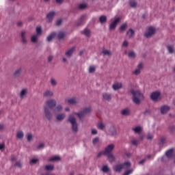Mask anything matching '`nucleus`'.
<instances>
[{
    "label": "nucleus",
    "instance_id": "56",
    "mask_svg": "<svg viewBox=\"0 0 175 175\" xmlns=\"http://www.w3.org/2000/svg\"><path fill=\"white\" fill-rule=\"evenodd\" d=\"M61 24H62V19L57 20L56 22V25L59 26L61 25Z\"/></svg>",
    "mask_w": 175,
    "mask_h": 175
},
{
    "label": "nucleus",
    "instance_id": "3",
    "mask_svg": "<svg viewBox=\"0 0 175 175\" xmlns=\"http://www.w3.org/2000/svg\"><path fill=\"white\" fill-rule=\"evenodd\" d=\"M68 121L72 124V131L76 133L79 131V126H77V122H76V118L72 115L70 116L68 118Z\"/></svg>",
    "mask_w": 175,
    "mask_h": 175
},
{
    "label": "nucleus",
    "instance_id": "45",
    "mask_svg": "<svg viewBox=\"0 0 175 175\" xmlns=\"http://www.w3.org/2000/svg\"><path fill=\"white\" fill-rule=\"evenodd\" d=\"M94 72H95V66H90L89 67V73H94Z\"/></svg>",
    "mask_w": 175,
    "mask_h": 175
},
{
    "label": "nucleus",
    "instance_id": "24",
    "mask_svg": "<svg viewBox=\"0 0 175 175\" xmlns=\"http://www.w3.org/2000/svg\"><path fill=\"white\" fill-rule=\"evenodd\" d=\"M110 133L111 136H116V135H117V130H116V127L111 126L110 128Z\"/></svg>",
    "mask_w": 175,
    "mask_h": 175
},
{
    "label": "nucleus",
    "instance_id": "35",
    "mask_svg": "<svg viewBox=\"0 0 175 175\" xmlns=\"http://www.w3.org/2000/svg\"><path fill=\"white\" fill-rule=\"evenodd\" d=\"M103 54H104V55H108L109 57H110V55H111V52L109 50H103Z\"/></svg>",
    "mask_w": 175,
    "mask_h": 175
},
{
    "label": "nucleus",
    "instance_id": "36",
    "mask_svg": "<svg viewBox=\"0 0 175 175\" xmlns=\"http://www.w3.org/2000/svg\"><path fill=\"white\" fill-rule=\"evenodd\" d=\"M85 15H82L79 19L80 23H77V25H81V24L83 23V21H84V20H85Z\"/></svg>",
    "mask_w": 175,
    "mask_h": 175
},
{
    "label": "nucleus",
    "instance_id": "58",
    "mask_svg": "<svg viewBox=\"0 0 175 175\" xmlns=\"http://www.w3.org/2000/svg\"><path fill=\"white\" fill-rule=\"evenodd\" d=\"M96 133H98V131H96V129L92 130V135H96Z\"/></svg>",
    "mask_w": 175,
    "mask_h": 175
},
{
    "label": "nucleus",
    "instance_id": "61",
    "mask_svg": "<svg viewBox=\"0 0 175 175\" xmlns=\"http://www.w3.org/2000/svg\"><path fill=\"white\" fill-rule=\"evenodd\" d=\"M175 130V126H172L170 127V132H173V131Z\"/></svg>",
    "mask_w": 175,
    "mask_h": 175
},
{
    "label": "nucleus",
    "instance_id": "41",
    "mask_svg": "<svg viewBox=\"0 0 175 175\" xmlns=\"http://www.w3.org/2000/svg\"><path fill=\"white\" fill-rule=\"evenodd\" d=\"M98 129H101V131H103V129H105V124H103V123H102V122L98 123Z\"/></svg>",
    "mask_w": 175,
    "mask_h": 175
},
{
    "label": "nucleus",
    "instance_id": "29",
    "mask_svg": "<svg viewBox=\"0 0 175 175\" xmlns=\"http://www.w3.org/2000/svg\"><path fill=\"white\" fill-rule=\"evenodd\" d=\"M133 132L135 133H142V127L141 126H136L133 129Z\"/></svg>",
    "mask_w": 175,
    "mask_h": 175
},
{
    "label": "nucleus",
    "instance_id": "64",
    "mask_svg": "<svg viewBox=\"0 0 175 175\" xmlns=\"http://www.w3.org/2000/svg\"><path fill=\"white\" fill-rule=\"evenodd\" d=\"M54 57H53V56H49V57H48V61H49V62H51V61H53V59Z\"/></svg>",
    "mask_w": 175,
    "mask_h": 175
},
{
    "label": "nucleus",
    "instance_id": "44",
    "mask_svg": "<svg viewBox=\"0 0 175 175\" xmlns=\"http://www.w3.org/2000/svg\"><path fill=\"white\" fill-rule=\"evenodd\" d=\"M102 171L104 173H107V172H109V167L107 165H104L102 168Z\"/></svg>",
    "mask_w": 175,
    "mask_h": 175
},
{
    "label": "nucleus",
    "instance_id": "49",
    "mask_svg": "<svg viewBox=\"0 0 175 175\" xmlns=\"http://www.w3.org/2000/svg\"><path fill=\"white\" fill-rule=\"evenodd\" d=\"M33 139V137L32 136V134L28 133L27 134V141L31 142Z\"/></svg>",
    "mask_w": 175,
    "mask_h": 175
},
{
    "label": "nucleus",
    "instance_id": "10",
    "mask_svg": "<svg viewBox=\"0 0 175 175\" xmlns=\"http://www.w3.org/2000/svg\"><path fill=\"white\" fill-rule=\"evenodd\" d=\"M169 110H170V107H169L167 105H164L161 107V114H166V113H167V111H169Z\"/></svg>",
    "mask_w": 175,
    "mask_h": 175
},
{
    "label": "nucleus",
    "instance_id": "26",
    "mask_svg": "<svg viewBox=\"0 0 175 175\" xmlns=\"http://www.w3.org/2000/svg\"><path fill=\"white\" fill-rule=\"evenodd\" d=\"M17 139H21L24 137V133L23 131H18L16 133Z\"/></svg>",
    "mask_w": 175,
    "mask_h": 175
},
{
    "label": "nucleus",
    "instance_id": "43",
    "mask_svg": "<svg viewBox=\"0 0 175 175\" xmlns=\"http://www.w3.org/2000/svg\"><path fill=\"white\" fill-rule=\"evenodd\" d=\"M129 57L130 58H135V57H136V53H135V52H133V51H131L129 53Z\"/></svg>",
    "mask_w": 175,
    "mask_h": 175
},
{
    "label": "nucleus",
    "instance_id": "59",
    "mask_svg": "<svg viewBox=\"0 0 175 175\" xmlns=\"http://www.w3.org/2000/svg\"><path fill=\"white\" fill-rule=\"evenodd\" d=\"M160 142L161 144H165V142H166V139L163 137V138H161Z\"/></svg>",
    "mask_w": 175,
    "mask_h": 175
},
{
    "label": "nucleus",
    "instance_id": "37",
    "mask_svg": "<svg viewBox=\"0 0 175 175\" xmlns=\"http://www.w3.org/2000/svg\"><path fill=\"white\" fill-rule=\"evenodd\" d=\"M45 170H54V165H46Z\"/></svg>",
    "mask_w": 175,
    "mask_h": 175
},
{
    "label": "nucleus",
    "instance_id": "6",
    "mask_svg": "<svg viewBox=\"0 0 175 175\" xmlns=\"http://www.w3.org/2000/svg\"><path fill=\"white\" fill-rule=\"evenodd\" d=\"M155 33V29L154 27H148V32L144 33L145 38H151L152 35Z\"/></svg>",
    "mask_w": 175,
    "mask_h": 175
},
{
    "label": "nucleus",
    "instance_id": "31",
    "mask_svg": "<svg viewBox=\"0 0 175 175\" xmlns=\"http://www.w3.org/2000/svg\"><path fill=\"white\" fill-rule=\"evenodd\" d=\"M64 118H65L64 113L59 114L56 117V120H57V121H62V120H64Z\"/></svg>",
    "mask_w": 175,
    "mask_h": 175
},
{
    "label": "nucleus",
    "instance_id": "16",
    "mask_svg": "<svg viewBox=\"0 0 175 175\" xmlns=\"http://www.w3.org/2000/svg\"><path fill=\"white\" fill-rule=\"evenodd\" d=\"M54 16H55V12H51L47 14L46 18L49 19V23L53 21Z\"/></svg>",
    "mask_w": 175,
    "mask_h": 175
},
{
    "label": "nucleus",
    "instance_id": "12",
    "mask_svg": "<svg viewBox=\"0 0 175 175\" xmlns=\"http://www.w3.org/2000/svg\"><path fill=\"white\" fill-rule=\"evenodd\" d=\"M113 90L114 91H117V90H120V88H122V83L120 82L115 83L113 86Z\"/></svg>",
    "mask_w": 175,
    "mask_h": 175
},
{
    "label": "nucleus",
    "instance_id": "63",
    "mask_svg": "<svg viewBox=\"0 0 175 175\" xmlns=\"http://www.w3.org/2000/svg\"><path fill=\"white\" fill-rule=\"evenodd\" d=\"M17 158L14 156H12L11 158L12 162H14V161H16Z\"/></svg>",
    "mask_w": 175,
    "mask_h": 175
},
{
    "label": "nucleus",
    "instance_id": "1",
    "mask_svg": "<svg viewBox=\"0 0 175 175\" xmlns=\"http://www.w3.org/2000/svg\"><path fill=\"white\" fill-rule=\"evenodd\" d=\"M57 106V100L54 99H49L46 101V106L44 107V114L47 120H51L53 118V113L50 111V109H53Z\"/></svg>",
    "mask_w": 175,
    "mask_h": 175
},
{
    "label": "nucleus",
    "instance_id": "17",
    "mask_svg": "<svg viewBox=\"0 0 175 175\" xmlns=\"http://www.w3.org/2000/svg\"><path fill=\"white\" fill-rule=\"evenodd\" d=\"M43 95L45 98H50L54 95V93H53L51 91L46 90Z\"/></svg>",
    "mask_w": 175,
    "mask_h": 175
},
{
    "label": "nucleus",
    "instance_id": "52",
    "mask_svg": "<svg viewBox=\"0 0 175 175\" xmlns=\"http://www.w3.org/2000/svg\"><path fill=\"white\" fill-rule=\"evenodd\" d=\"M51 83L53 85H57V81H55V79H51Z\"/></svg>",
    "mask_w": 175,
    "mask_h": 175
},
{
    "label": "nucleus",
    "instance_id": "21",
    "mask_svg": "<svg viewBox=\"0 0 175 175\" xmlns=\"http://www.w3.org/2000/svg\"><path fill=\"white\" fill-rule=\"evenodd\" d=\"M73 51H75V47H72L66 53V57H72V54H73Z\"/></svg>",
    "mask_w": 175,
    "mask_h": 175
},
{
    "label": "nucleus",
    "instance_id": "15",
    "mask_svg": "<svg viewBox=\"0 0 175 175\" xmlns=\"http://www.w3.org/2000/svg\"><path fill=\"white\" fill-rule=\"evenodd\" d=\"M62 111V106L59 105L53 109V113L57 114V113H61Z\"/></svg>",
    "mask_w": 175,
    "mask_h": 175
},
{
    "label": "nucleus",
    "instance_id": "9",
    "mask_svg": "<svg viewBox=\"0 0 175 175\" xmlns=\"http://www.w3.org/2000/svg\"><path fill=\"white\" fill-rule=\"evenodd\" d=\"M160 96H161V94L158 92H152L150 95V98L152 100H154V102H156V100H158Z\"/></svg>",
    "mask_w": 175,
    "mask_h": 175
},
{
    "label": "nucleus",
    "instance_id": "32",
    "mask_svg": "<svg viewBox=\"0 0 175 175\" xmlns=\"http://www.w3.org/2000/svg\"><path fill=\"white\" fill-rule=\"evenodd\" d=\"M167 50H168L170 54H173V53H174V46H173L172 45H169L167 46Z\"/></svg>",
    "mask_w": 175,
    "mask_h": 175
},
{
    "label": "nucleus",
    "instance_id": "38",
    "mask_svg": "<svg viewBox=\"0 0 175 175\" xmlns=\"http://www.w3.org/2000/svg\"><path fill=\"white\" fill-rule=\"evenodd\" d=\"M31 41L32 43H36L38 42V36L36 35H34L31 37Z\"/></svg>",
    "mask_w": 175,
    "mask_h": 175
},
{
    "label": "nucleus",
    "instance_id": "46",
    "mask_svg": "<svg viewBox=\"0 0 175 175\" xmlns=\"http://www.w3.org/2000/svg\"><path fill=\"white\" fill-rule=\"evenodd\" d=\"M36 32H37V35H42V27H36Z\"/></svg>",
    "mask_w": 175,
    "mask_h": 175
},
{
    "label": "nucleus",
    "instance_id": "14",
    "mask_svg": "<svg viewBox=\"0 0 175 175\" xmlns=\"http://www.w3.org/2000/svg\"><path fill=\"white\" fill-rule=\"evenodd\" d=\"M103 98L105 100H111V95H110V94L108 93H103Z\"/></svg>",
    "mask_w": 175,
    "mask_h": 175
},
{
    "label": "nucleus",
    "instance_id": "42",
    "mask_svg": "<svg viewBox=\"0 0 175 175\" xmlns=\"http://www.w3.org/2000/svg\"><path fill=\"white\" fill-rule=\"evenodd\" d=\"M27 94V90L23 89L21 92V98H24L25 95Z\"/></svg>",
    "mask_w": 175,
    "mask_h": 175
},
{
    "label": "nucleus",
    "instance_id": "48",
    "mask_svg": "<svg viewBox=\"0 0 175 175\" xmlns=\"http://www.w3.org/2000/svg\"><path fill=\"white\" fill-rule=\"evenodd\" d=\"M37 162H39V159H32L31 161H30V163L31 165H35V163H36Z\"/></svg>",
    "mask_w": 175,
    "mask_h": 175
},
{
    "label": "nucleus",
    "instance_id": "55",
    "mask_svg": "<svg viewBox=\"0 0 175 175\" xmlns=\"http://www.w3.org/2000/svg\"><path fill=\"white\" fill-rule=\"evenodd\" d=\"M102 155H105V151L100 152L97 154V158H100V157H102Z\"/></svg>",
    "mask_w": 175,
    "mask_h": 175
},
{
    "label": "nucleus",
    "instance_id": "57",
    "mask_svg": "<svg viewBox=\"0 0 175 175\" xmlns=\"http://www.w3.org/2000/svg\"><path fill=\"white\" fill-rule=\"evenodd\" d=\"M98 142H99V138L98 137H96L93 139V144H96V143H98Z\"/></svg>",
    "mask_w": 175,
    "mask_h": 175
},
{
    "label": "nucleus",
    "instance_id": "47",
    "mask_svg": "<svg viewBox=\"0 0 175 175\" xmlns=\"http://www.w3.org/2000/svg\"><path fill=\"white\" fill-rule=\"evenodd\" d=\"M126 29V23L122 24L120 27V31H125Z\"/></svg>",
    "mask_w": 175,
    "mask_h": 175
},
{
    "label": "nucleus",
    "instance_id": "4",
    "mask_svg": "<svg viewBox=\"0 0 175 175\" xmlns=\"http://www.w3.org/2000/svg\"><path fill=\"white\" fill-rule=\"evenodd\" d=\"M131 167V162L126 161L123 164H118L115 166V172H121L122 169H129Z\"/></svg>",
    "mask_w": 175,
    "mask_h": 175
},
{
    "label": "nucleus",
    "instance_id": "11",
    "mask_svg": "<svg viewBox=\"0 0 175 175\" xmlns=\"http://www.w3.org/2000/svg\"><path fill=\"white\" fill-rule=\"evenodd\" d=\"M143 69V64L142 63H139L138 64V68L137 69H136L135 71L133 72V75H139L140 74V71Z\"/></svg>",
    "mask_w": 175,
    "mask_h": 175
},
{
    "label": "nucleus",
    "instance_id": "22",
    "mask_svg": "<svg viewBox=\"0 0 175 175\" xmlns=\"http://www.w3.org/2000/svg\"><path fill=\"white\" fill-rule=\"evenodd\" d=\"M88 8V5L87 3H81L78 6V9L80 10H84V9H87Z\"/></svg>",
    "mask_w": 175,
    "mask_h": 175
},
{
    "label": "nucleus",
    "instance_id": "54",
    "mask_svg": "<svg viewBox=\"0 0 175 175\" xmlns=\"http://www.w3.org/2000/svg\"><path fill=\"white\" fill-rule=\"evenodd\" d=\"M14 166H16L17 167H21V166H22L21 162L17 161V162L15 163Z\"/></svg>",
    "mask_w": 175,
    "mask_h": 175
},
{
    "label": "nucleus",
    "instance_id": "19",
    "mask_svg": "<svg viewBox=\"0 0 175 175\" xmlns=\"http://www.w3.org/2000/svg\"><path fill=\"white\" fill-rule=\"evenodd\" d=\"M121 114L122 116H129V114H131V111L129 110V109H122L121 111Z\"/></svg>",
    "mask_w": 175,
    "mask_h": 175
},
{
    "label": "nucleus",
    "instance_id": "30",
    "mask_svg": "<svg viewBox=\"0 0 175 175\" xmlns=\"http://www.w3.org/2000/svg\"><path fill=\"white\" fill-rule=\"evenodd\" d=\"M107 155L108 157V159H109V162H114L116 158H114V156H113V153H109Z\"/></svg>",
    "mask_w": 175,
    "mask_h": 175
},
{
    "label": "nucleus",
    "instance_id": "60",
    "mask_svg": "<svg viewBox=\"0 0 175 175\" xmlns=\"http://www.w3.org/2000/svg\"><path fill=\"white\" fill-rule=\"evenodd\" d=\"M3 150H5V144H1V151H3Z\"/></svg>",
    "mask_w": 175,
    "mask_h": 175
},
{
    "label": "nucleus",
    "instance_id": "25",
    "mask_svg": "<svg viewBox=\"0 0 175 175\" xmlns=\"http://www.w3.org/2000/svg\"><path fill=\"white\" fill-rule=\"evenodd\" d=\"M82 33H83V35L86 36L88 38H90V36H91V31H90L88 29H85Z\"/></svg>",
    "mask_w": 175,
    "mask_h": 175
},
{
    "label": "nucleus",
    "instance_id": "62",
    "mask_svg": "<svg viewBox=\"0 0 175 175\" xmlns=\"http://www.w3.org/2000/svg\"><path fill=\"white\" fill-rule=\"evenodd\" d=\"M122 46H124V47H128V42L127 41H124Z\"/></svg>",
    "mask_w": 175,
    "mask_h": 175
},
{
    "label": "nucleus",
    "instance_id": "2",
    "mask_svg": "<svg viewBox=\"0 0 175 175\" xmlns=\"http://www.w3.org/2000/svg\"><path fill=\"white\" fill-rule=\"evenodd\" d=\"M131 94L133 95V101L134 103H136V105L140 104V100L144 99L143 94L137 90H131Z\"/></svg>",
    "mask_w": 175,
    "mask_h": 175
},
{
    "label": "nucleus",
    "instance_id": "18",
    "mask_svg": "<svg viewBox=\"0 0 175 175\" xmlns=\"http://www.w3.org/2000/svg\"><path fill=\"white\" fill-rule=\"evenodd\" d=\"M174 149H170L168 150L166 152H165V155L166 157H167V158H172L173 157V152H174Z\"/></svg>",
    "mask_w": 175,
    "mask_h": 175
},
{
    "label": "nucleus",
    "instance_id": "8",
    "mask_svg": "<svg viewBox=\"0 0 175 175\" xmlns=\"http://www.w3.org/2000/svg\"><path fill=\"white\" fill-rule=\"evenodd\" d=\"M113 150H114V144L108 145L107 147L104 150L105 155L111 154V151H113Z\"/></svg>",
    "mask_w": 175,
    "mask_h": 175
},
{
    "label": "nucleus",
    "instance_id": "53",
    "mask_svg": "<svg viewBox=\"0 0 175 175\" xmlns=\"http://www.w3.org/2000/svg\"><path fill=\"white\" fill-rule=\"evenodd\" d=\"M41 148H44V144L41 143V144H40L38 145V150H41Z\"/></svg>",
    "mask_w": 175,
    "mask_h": 175
},
{
    "label": "nucleus",
    "instance_id": "28",
    "mask_svg": "<svg viewBox=\"0 0 175 175\" xmlns=\"http://www.w3.org/2000/svg\"><path fill=\"white\" fill-rule=\"evenodd\" d=\"M107 21V18L105 15H103L99 18V21L101 24H103V23H106Z\"/></svg>",
    "mask_w": 175,
    "mask_h": 175
},
{
    "label": "nucleus",
    "instance_id": "20",
    "mask_svg": "<svg viewBox=\"0 0 175 175\" xmlns=\"http://www.w3.org/2000/svg\"><path fill=\"white\" fill-rule=\"evenodd\" d=\"M25 35H27V32L25 31H22L21 33L23 43H27V38H25Z\"/></svg>",
    "mask_w": 175,
    "mask_h": 175
},
{
    "label": "nucleus",
    "instance_id": "34",
    "mask_svg": "<svg viewBox=\"0 0 175 175\" xmlns=\"http://www.w3.org/2000/svg\"><path fill=\"white\" fill-rule=\"evenodd\" d=\"M127 35L129 36V38H132V36H133V35H135V31H133V29H130L127 31Z\"/></svg>",
    "mask_w": 175,
    "mask_h": 175
},
{
    "label": "nucleus",
    "instance_id": "33",
    "mask_svg": "<svg viewBox=\"0 0 175 175\" xmlns=\"http://www.w3.org/2000/svg\"><path fill=\"white\" fill-rule=\"evenodd\" d=\"M129 3L131 8H136L137 6V3L134 0H130Z\"/></svg>",
    "mask_w": 175,
    "mask_h": 175
},
{
    "label": "nucleus",
    "instance_id": "39",
    "mask_svg": "<svg viewBox=\"0 0 175 175\" xmlns=\"http://www.w3.org/2000/svg\"><path fill=\"white\" fill-rule=\"evenodd\" d=\"M60 160H61V158H59V157H58V156L53 157L49 159V161H60Z\"/></svg>",
    "mask_w": 175,
    "mask_h": 175
},
{
    "label": "nucleus",
    "instance_id": "7",
    "mask_svg": "<svg viewBox=\"0 0 175 175\" xmlns=\"http://www.w3.org/2000/svg\"><path fill=\"white\" fill-rule=\"evenodd\" d=\"M121 18H116L110 25H109V29H116L117 25L120 23Z\"/></svg>",
    "mask_w": 175,
    "mask_h": 175
},
{
    "label": "nucleus",
    "instance_id": "40",
    "mask_svg": "<svg viewBox=\"0 0 175 175\" xmlns=\"http://www.w3.org/2000/svg\"><path fill=\"white\" fill-rule=\"evenodd\" d=\"M21 73V69H18V70H17L15 72H14V76L15 77H18L19 76H20V74Z\"/></svg>",
    "mask_w": 175,
    "mask_h": 175
},
{
    "label": "nucleus",
    "instance_id": "51",
    "mask_svg": "<svg viewBox=\"0 0 175 175\" xmlns=\"http://www.w3.org/2000/svg\"><path fill=\"white\" fill-rule=\"evenodd\" d=\"M137 143H139V142L136 139L131 140V144L133 146H137Z\"/></svg>",
    "mask_w": 175,
    "mask_h": 175
},
{
    "label": "nucleus",
    "instance_id": "23",
    "mask_svg": "<svg viewBox=\"0 0 175 175\" xmlns=\"http://www.w3.org/2000/svg\"><path fill=\"white\" fill-rule=\"evenodd\" d=\"M56 36H57V33H52L51 34H50L46 38L47 42H50L51 40H53V39H54V38H55Z\"/></svg>",
    "mask_w": 175,
    "mask_h": 175
},
{
    "label": "nucleus",
    "instance_id": "5",
    "mask_svg": "<svg viewBox=\"0 0 175 175\" xmlns=\"http://www.w3.org/2000/svg\"><path fill=\"white\" fill-rule=\"evenodd\" d=\"M91 113V107H87L85 108L82 111L79 113H76L75 114H77L78 117L81 119L82 117H84L85 114H90Z\"/></svg>",
    "mask_w": 175,
    "mask_h": 175
},
{
    "label": "nucleus",
    "instance_id": "27",
    "mask_svg": "<svg viewBox=\"0 0 175 175\" xmlns=\"http://www.w3.org/2000/svg\"><path fill=\"white\" fill-rule=\"evenodd\" d=\"M66 35V34L65 33V32L60 31L57 34V38H58L59 40L64 39V38H65Z\"/></svg>",
    "mask_w": 175,
    "mask_h": 175
},
{
    "label": "nucleus",
    "instance_id": "50",
    "mask_svg": "<svg viewBox=\"0 0 175 175\" xmlns=\"http://www.w3.org/2000/svg\"><path fill=\"white\" fill-rule=\"evenodd\" d=\"M132 173H133V170H129L126 171L123 175H129V174H132Z\"/></svg>",
    "mask_w": 175,
    "mask_h": 175
},
{
    "label": "nucleus",
    "instance_id": "13",
    "mask_svg": "<svg viewBox=\"0 0 175 175\" xmlns=\"http://www.w3.org/2000/svg\"><path fill=\"white\" fill-rule=\"evenodd\" d=\"M66 102H67L68 105H76L77 102H78V100L76 98H72L66 100Z\"/></svg>",
    "mask_w": 175,
    "mask_h": 175
}]
</instances>
